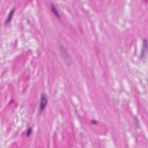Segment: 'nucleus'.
Segmentation results:
<instances>
[{"label":"nucleus","instance_id":"1","mask_svg":"<svg viewBox=\"0 0 148 148\" xmlns=\"http://www.w3.org/2000/svg\"><path fill=\"white\" fill-rule=\"evenodd\" d=\"M46 104V101L45 99V98L44 96L43 95H42V99L41 101L40 109L41 110H42L43 108L45 106Z\"/></svg>","mask_w":148,"mask_h":148},{"label":"nucleus","instance_id":"2","mask_svg":"<svg viewBox=\"0 0 148 148\" xmlns=\"http://www.w3.org/2000/svg\"><path fill=\"white\" fill-rule=\"evenodd\" d=\"M14 11V10H12L10 12V15H9V17L8 19V21H7V22H8L9 21H10V20H11V18H12V16L13 13Z\"/></svg>","mask_w":148,"mask_h":148},{"label":"nucleus","instance_id":"3","mask_svg":"<svg viewBox=\"0 0 148 148\" xmlns=\"http://www.w3.org/2000/svg\"><path fill=\"white\" fill-rule=\"evenodd\" d=\"M52 10L53 11V12L57 16H58V14L56 11V10L55 9V8H54L53 7L52 8Z\"/></svg>","mask_w":148,"mask_h":148},{"label":"nucleus","instance_id":"4","mask_svg":"<svg viewBox=\"0 0 148 148\" xmlns=\"http://www.w3.org/2000/svg\"><path fill=\"white\" fill-rule=\"evenodd\" d=\"M31 129L30 128H29L28 130V132L27 134V136H28L31 133Z\"/></svg>","mask_w":148,"mask_h":148},{"label":"nucleus","instance_id":"5","mask_svg":"<svg viewBox=\"0 0 148 148\" xmlns=\"http://www.w3.org/2000/svg\"><path fill=\"white\" fill-rule=\"evenodd\" d=\"M92 123L95 124L97 123V122L95 121H92Z\"/></svg>","mask_w":148,"mask_h":148}]
</instances>
